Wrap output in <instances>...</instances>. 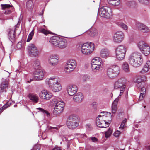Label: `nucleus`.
I'll use <instances>...</instances> for the list:
<instances>
[{
	"mask_svg": "<svg viewBox=\"0 0 150 150\" xmlns=\"http://www.w3.org/2000/svg\"><path fill=\"white\" fill-rule=\"evenodd\" d=\"M104 114L101 116L99 115L96 119V124L97 126L100 128H106L108 126L112 120V115L110 112H102Z\"/></svg>",
	"mask_w": 150,
	"mask_h": 150,
	"instance_id": "obj_1",
	"label": "nucleus"
},
{
	"mask_svg": "<svg viewBox=\"0 0 150 150\" xmlns=\"http://www.w3.org/2000/svg\"><path fill=\"white\" fill-rule=\"evenodd\" d=\"M45 83L50 89L54 92H57L61 91L62 87L59 82V78L57 76H53L47 79Z\"/></svg>",
	"mask_w": 150,
	"mask_h": 150,
	"instance_id": "obj_2",
	"label": "nucleus"
},
{
	"mask_svg": "<svg viewBox=\"0 0 150 150\" xmlns=\"http://www.w3.org/2000/svg\"><path fill=\"white\" fill-rule=\"evenodd\" d=\"M128 62L129 64L134 67L140 66L143 62V59L140 53L137 52L132 53L129 56Z\"/></svg>",
	"mask_w": 150,
	"mask_h": 150,
	"instance_id": "obj_3",
	"label": "nucleus"
},
{
	"mask_svg": "<svg viewBox=\"0 0 150 150\" xmlns=\"http://www.w3.org/2000/svg\"><path fill=\"white\" fill-rule=\"evenodd\" d=\"M146 78L145 76H142L138 77L134 81L136 83V86L137 88L140 90L141 93L139 97V100L143 99L145 95L146 89L145 88V83L144 82Z\"/></svg>",
	"mask_w": 150,
	"mask_h": 150,
	"instance_id": "obj_4",
	"label": "nucleus"
},
{
	"mask_svg": "<svg viewBox=\"0 0 150 150\" xmlns=\"http://www.w3.org/2000/svg\"><path fill=\"white\" fill-rule=\"evenodd\" d=\"M52 102L54 105L55 104L53 112V115L57 116L62 111L64 106V103L60 98L56 97L52 99Z\"/></svg>",
	"mask_w": 150,
	"mask_h": 150,
	"instance_id": "obj_5",
	"label": "nucleus"
},
{
	"mask_svg": "<svg viewBox=\"0 0 150 150\" xmlns=\"http://www.w3.org/2000/svg\"><path fill=\"white\" fill-rule=\"evenodd\" d=\"M49 41L54 46L60 48H65L67 45L66 40L55 36L52 37Z\"/></svg>",
	"mask_w": 150,
	"mask_h": 150,
	"instance_id": "obj_6",
	"label": "nucleus"
},
{
	"mask_svg": "<svg viewBox=\"0 0 150 150\" xmlns=\"http://www.w3.org/2000/svg\"><path fill=\"white\" fill-rule=\"evenodd\" d=\"M126 82V80L125 78H121L119 79L114 84V88L115 89L120 88V93L119 96V97H120L125 91Z\"/></svg>",
	"mask_w": 150,
	"mask_h": 150,
	"instance_id": "obj_7",
	"label": "nucleus"
},
{
	"mask_svg": "<svg viewBox=\"0 0 150 150\" xmlns=\"http://www.w3.org/2000/svg\"><path fill=\"white\" fill-rule=\"evenodd\" d=\"M78 118L77 116L72 115L70 116L67 118V125L70 129H73L76 128L79 125Z\"/></svg>",
	"mask_w": 150,
	"mask_h": 150,
	"instance_id": "obj_8",
	"label": "nucleus"
},
{
	"mask_svg": "<svg viewBox=\"0 0 150 150\" xmlns=\"http://www.w3.org/2000/svg\"><path fill=\"white\" fill-rule=\"evenodd\" d=\"M94 45L93 43L88 42L84 43L81 46V52L85 55H89L93 51Z\"/></svg>",
	"mask_w": 150,
	"mask_h": 150,
	"instance_id": "obj_9",
	"label": "nucleus"
},
{
	"mask_svg": "<svg viewBox=\"0 0 150 150\" xmlns=\"http://www.w3.org/2000/svg\"><path fill=\"white\" fill-rule=\"evenodd\" d=\"M91 64L92 71L94 72H98L102 66L101 59L98 57H95L92 59Z\"/></svg>",
	"mask_w": 150,
	"mask_h": 150,
	"instance_id": "obj_10",
	"label": "nucleus"
},
{
	"mask_svg": "<svg viewBox=\"0 0 150 150\" xmlns=\"http://www.w3.org/2000/svg\"><path fill=\"white\" fill-rule=\"evenodd\" d=\"M126 52V47L122 45H120L117 47L115 50L116 57L119 60H123L125 57Z\"/></svg>",
	"mask_w": 150,
	"mask_h": 150,
	"instance_id": "obj_11",
	"label": "nucleus"
},
{
	"mask_svg": "<svg viewBox=\"0 0 150 150\" xmlns=\"http://www.w3.org/2000/svg\"><path fill=\"white\" fill-rule=\"evenodd\" d=\"M120 67L117 65H113L109 68L107 70V74L110 78L117 76L119 74Z\"/></svg>",
	"mask_w": 150,
	"mask_h": 150,
	"instance_id": "obj_12",
	"label": "nucleus"
},
{
	"mask_svg": "<svg viewBox=\"0 0 150 150\" xmlns=\"http://www.w3.org/2000/svg\"><path fill=\"white\" fill-rule=\"evenodd\" d=\"M99 15L102 17L109 18L112 15L111 9L107 6L102 7L98 10Z\"/></svg>",
	"mask_w": 150,
	"mask_h": 150,
	"instance_id": "obj_13",
	"label": "nucleus"
},
{
	"mask_svg": "<svg viewBox=\"0 0 150 150\" xmlns=\"http://www.w3.org/2000/svg\"><path fill=\"white\" fill-rule=\"evenodd\" d=\"M138 46L141 51L145 55L147 56L150 53V47L148 45L143 41H139Z\"/></svg>",
	"mask_w": 150,
	"mask_h": 150,
	"instance_id": "obj_14",
	"label": "nucleus"
},
{
	"mask_svg": "<svg viewBox=\"0 0 150 150\" xmlns=\"http://www.w3.org/2000/svg\"><path fill=\"white\" fill-rule=\"evenodd\" d=\"M64 68L65 72L69 73L72 71L76 66V61L74 59H71L68 60Z\"/></svg>",
	"mask_w": 150,
	"mask_h": 150,
	"instance_id": "obj_15",
	"label": "nucleus"
},
{
	"mask_svg": "<svg viewBox=\"0 0 150 150\" xmlns=\"http://www.w3.org/2000/svg\"><path fill=\"white\" fill-rule=\"evenodd\" d=\"M59 57L56 54H52L48 57V62L49 64L52 67H55L58 64Z\"/></svg>",
	"mask_w": 150,
	"mask_h": 150,
	"instance_id": "obj_16",
	"label": "nucleus"
},
{
	"mask_svg": "<svg viewBox=\"0 0 150 150\" xmlns=\"http://www.w3.org/2000/svg\"><path fill=\"white\" fill-rule=\"evenodd\" d=\"M124 37V33L121 31H118L114 34L113 41L115 43H119L123 41Z\"/></svg>",
	"mask_w": 150,
	"mask_h": 150,
	"instance_id": "obj_17",
	"label": "nucleus"
},
{
	"mask_svg": "<svg viewBox=\"0 0 150 150\" xmlns=\"http://www.w3.org/2000/svg\"><path fill=\"white\" fill-rule=\"evenodd\" d=\"M66 90L68 94L70 96H73L77 92V86L74 85H70L68 86Z\"/></svg>",
	"mask_w": 150,
	"mask_h": 150,
	"instance_id": "obj_18",
	"label": "nucleus"
},
{
	"mask_svg": "<svg viewBox=\"0 0 150 150\" xmlns=\"http://www.w3.org/2000/svg\"><path fill=\"white\" fill-rule=\"evenodd\" d=\"M28 51L29 53L31 55L36 56L38 55V52L36 47L33 44H30L28 46Z\"/></svg>",
	"mask_w": 150,
	"mask_h": 150,
	"instance_id": "obj_19",
	"label": "nucleus"
},
{
	"mask_svg": "<svg viewBox=\"0 0 150 150\" xmlns=\"http://www.w3.org/2000/svg\"><path fill=\"white\" fill-rule=\"evenodd\" d=\"M136 26L137 28L142 32L147 33L149 31V28L142 23H137L136 24Z\"/></svg>",
	"mask_w": 150,
	"mask_h": 150,
	"instance_id": "obj_20",
	"label": "nucleus"
},
{
	"mask_svg": "<svg viewBox=\"0 0 150 150\" xmlns=\"http://www.w3.org/2000/svg\"><path fill=\"white\" fill-rule=\"evenodd\" d=\"M84 99V96L83 94L80 92L75 94L73 97V100L76 103L81 102Z\"/></svg>",
	"mask_w": 150,
	"mask_h": 150,
	"instance_id": "obj_21",
	"label": "nucleus"
},
{
	"mask_svg": "<svg viewBox=\"0 0 150 150\" xmlns=\"http://www.w3.org/2000/svg\"><path fill=\"white\" fill-rule=\"evenodd\" d=\"M3 81L0 87V92H1L6 91V89L7 88L8 84V79H3Z\"/></svg>",
	"mask_w": 150,
	"mask_h": 150,
	"instance_id": "obj_22",
	"label": "nucleus"
},
{
	"mask_svg": "<svg viewBox=\"0 0 150 150\" xmlns=\"http://www.w3.org/2000/svg\"><path fill=\"white\" fill-rule=\"evenodd\" d=\"M120 98V97H119V96H118L114 100L112 103L111 107V111L112 114H115L117 110V103Z\"/></svg>",
	"mask_w": 150,
	"mask_h": 150,
	"instance_id": "obj_23",
	"label": "nucleus"
},
{
	"mask_svg": "<svg viewBox=\"0 0 150 150\" xmlns=\"http://www.w3.org/2000/svg\"><path fill=\"white\" fill-rule=\"evenodd\" d=\"M44 76L43 72L41 70H38L35 72V78L36 80H42Z\"/></svg>",
	"mask_w": 150,
	"mask_h": 150,
	"instance_id": "obj_24",
	"label": "nucleus"
},
{
	"mask_svg": "<svg viewBox=\"0 0 150 150\" xmlns=\"http://www.w3.org/2000/svg\"><path fill=\"white\" fill-rule=\"evenodd\" d=\"M110 54V52L108 49L104 48L101 50L100 56L102 58H106L109 56Z\"/></svg>",
	"mask_w": 150,
	"mask_h": 150,
	"instance_id": "obj_25",
	"label": "nucleus"
},
{
	"mask_svg": "<svg viewBox=\"0 0 150 150\" xmlns=\"http://www.w3.org/2000/svg\"><path fill=\"white\" fill-rule=\"evenodd\" d=\"M28 97L34 103H37L38 101L39 98L38 95L35 94H29L28 95Z\"/></svg>",
	"mask_w": 150,
	"mask_h": 150,
	"instance_id": "obj_26",
	"label": "nucleus"
},
{
	"mask_svg": "<svg viewBox=\"0 0 150 150\" xmlns=\"http://www.w3.org/2000/svg\"><path fill=\"white\" fill-rule=\"evenodd\" d=\"M150 69V61L146 62L141 72L142 74H144L147 72Z\"/></svg>",
	"mask_w": 150,
	"mask_h": 150,
	"instance_id": "obj_27",
	"label": "nucleus"
},
{
	"mask_svg": "<svg viewBox=\"0 0 150 150\" xmlns=\"http://www.w3.org/2000/svg\"><path fill=\"white\" fill-rule=\"evenodd\" d=\"M1 6L2 9L6 10L4 12L5 14H10L11 13V11L10 10H8V8L11 7H12V6H11L9 4H1Z\"/></svg>",
	"mask_w": 150,
	"mask_h": 150,
	"instance_id": "obj_28",
	"label": "nucleus"
},
{
	"mask_svg": "<svg viewBox=\"0 0 150 150\" xmlns=\"http://www.w3.org/2000/svg\"><path fill=\"white\" fill-rule=\"evenodd\" d=\"M122 69L125 72L128 73L130 72L129 66L127 62H123L122 65Z\"/></svg>",
	"mask_w": 150,
	"mask_h": 150,
	"instance_id": "obj_29",
	"label": "nucleus"
},
{
	"mask_svg": "<svg viewBox=\"0 0 150 150\" xmlns=\"http://www.w3.org/2000/svg\"><path fill=\"white\" fill-rule=\"evenodd\" d=\"M15 32L13 30H11L8 34L9 39L12 42L15 39Z\"/></svg>",
	"mask_w": 150,
	"mask_h": 150,
	"instance_id": "obj_30",
	"label": "nucleus"
},
{
	"mask_svg": "<svg viewBox=\"0 0 150 150\" xmlns=\"http://www.w3.org/2000/svg\"><path fill=\"white\" fill-rule=\"evenodd\" d=\"M33 66L35 69H38L40 67V63L38 59L34 61L33 62Z\"/></svg>",
	"mask_w": 150,
	"mask_h": 150,
	"instance_id": "obj_31",
	"label": "nucleus"
},
{
	"mask_svg": "<svg viewBox=\"0 0 150 150\" xmlns=\"http://www.w3.org/2000/svg\"><path fill=\"white\" fill-rule=\"evenodd\" d=\"M47 91L44 90L42 91L39 93V96L40 98L45 100V98L46 96Z\"/></svg>",
	"mask_w": 150,
	"mask_h": 150,
	"instance_id": "obj_32",
	"label": "nucleus"
},
{
	"mask_svg": "<svg viewBox=\"0 0 150 150\" xmlns=\"http://www.w3.org/2000/svg\"><path fill=\"white\" fill-rule=\"evenodd\" d=\"M109 4L112 5L117 6L120 4L119 0H107Z\"/></svg>",
	"mask_w": 150,
	"mask_h": 150,
	"instance_id": "obj_33",
	"label": "nucleus"
},
{
	"mask_svg": "<svg viewBox=\"0 0 150 150\" xmlns=\"http://www.w3.org/2000/svg\"><path fill=\"white\" fill-rule=\"evenodd\" d=\"M34 6L33 2L31 1H28L26 3V7L29 10H32Z\"/></svg>",
	"mask_w": 150,
	"mask_h": 150,
	"instance_id": "obj_34",
	"label": "nucleus"
},
{
	"mask_svg": "<svg viewBox=\"0 0 150 150\" xmlns=\"http://www.w3.org/2000/svg\"><path fill=\"white\" fill-rule=\"evenodd\" d=\"M112 132V130L111 128H109L108 130L105 132V137L106 138L109 137Z\"/></svg>",
	"mask_w": 150,
	"mask_h": 150,
	"instance_id": "obj_35",
	"label": "nucleus"
},
{
	"mask_svg": "<svg viewBox=\"0 0 150 150\" xmlns=\"http://www.w3.org/2000/svg\"><path fill=\"white\" fill-rule=\"evenodd\" d=\"M34 33V30H33L28 35V37L27 40V42H29L31 40L33 37V36Z\"/></svg>",
	"mask_w": 150,
	"mask_h": 150,
	"instance_id": "obj_36",
	"label": "nucleus"
},
{
	"mask_svg": "<svg viewBox=\"0 0 150 150\" xmlns=\"http://www.w3.org/2000/svg\"><path fill=\"white\" fill-rule=\"evenodd\" d=\"M127 121V120L126 118H125L122 121L121 125L119 127V129L120 130L123 129L125 126V123Z\"/></svg>",
	"mask_w": 150,
	"mask_h": 150,
	"instance_id": "obj_37",
	"label": "nucleus"
},
{
	"mask_svg": "<svg viewBox=\"0 0 150 150\" xmlns=\"http://www.w3.org/2000/svg\"><path fill=\"white\" fill-rule=\"evenodd\" d=\"M39 31L40 32L46 35H47L48 34L50 33L49 31H47L45 29L42 28L39 29Z\"/></svg>",
	"mask_w": 150,
	"mask_h": 150,
	"instance_id": "obj_38",
	"label": "nucleus"
},
{
	"mask_svg": "<svg viewBox=\"0 0 150 150\" xmlns=\"http://www.w3.org/2000/svg\"><path fill=\"white\" fill-rule=\"evenodd\" d=\"M52 93L49 92L47 91L46 96H45L46 98H45V100H50L52 97Z\"/></svg>",
	"mask_w": 150,
	"mask_h": 150,
	"instance_id": "obj_39",
	"label": "nucleus"
},
{
	"mask_svg": "<svg viewBox=\"0 0 150 150\" xmlns=\"http://www.w3.org/2000/svg\"><path fill=\"white\" fill-rule=\"evenodd\" d=\"M97 30L95 29L93 30H91L90 33V35L92 37H94L97 34Z\"/></svg>",
	"mask_w": 150,
	"mask_h": 150,
	"instance_id": "obj_40",
	"label": "nucleus"
},
{
	"mask_svg": "<svg viewBox=\"0 0 150 150\" xmlns=\"http://www.w3.org/2000/svg\"><path fill=\"white\" fill-rule=\"evenodd\" d=\"M126 5L129 7L133 6L135 4V2L133 1H127L126 2Z\"/></svg>",
	"mask_w": 150,
	"mask_h": 150,
	"instance_id": "obj_41",
	"label": "nucleus"
},
{
	"mask_svg": "<svg viewBox=\"0 0 150 150\" xmlns=\"http://www.w3.org/2000/svg\"><path fill=\"white\" fill-rule=\"evenodd\" d=\"M119 25L125 30H127L128 28L126 24L122 23H120Z\"/></svg>",
	"mask_w": 150,
	"mask_h": 150,
	"instance_id": "obj_42",
	"label": "nucleus"
},
{
	"mask_svg": "<svg viewBox=\"0 0 150 150\" xmlns=\"http://www.w3.org/2000/svg\"><path fill=\"white\" fill-rule=\"evenodd\" d=\"M37 110H38L39 111L41 112H43V113H45L47 115L49 114V113L48 112H47L46 110H45L43 109L42 108H37Z\"/></svg>",
	"mask_w": 150,
	"mask_h": 150,
	"instance_id": "obj_43",
	"label": "nucleus"
},
{
	"mask_svg": "<svg viewBox=\"0 0 150 150\" xmlns=\"http://www.w3.org/2000/svg\"><path fill=\"white\" fill-rule=\"evenodd\" d=\"M89 139L91 140L92 142H96L98 141V139L94 137H90Z\"/></svg>",
	"mask_w": 150,
	"mask_h": 150,
	"instance_id": "obj_44",
	"label": "nucleus"
},
{
	"mask_svg": "<svg viewBox=\"0 0 150 150\" xmlns=\"http://www.w3.org/2000/svg\"><path fill=\"white\" fill-rule=\"evenodd\" d=\"M121 132L120 131L117 130L115 131L113 134V135L114 136L116 137H118L119 135L120 134Z\"/></svg>",
	"mask_w": 150,
	"mask_h": 150,
	"instance_id": "obj_45",
	"label": "nucleus"
},
{
	"mask_svg": "<svg viewBox=\"0 0 150 150\" xmlns=\"http://www.w3.org/2000/svg\"><path fill=\"white\" fill-rule=\"evenodd\" d=\"M142 4H146L148 2V0H138Z\"/></svg>",
	"mask_w": 150,
	"mask_h": 150,
	"instance_id": "obj_46",
	"label": "nucleus"
},
{
	"mask_svg": "<svg viewBox=\"0 0 150 150\" xmlns=\"http://www.w3.org/2000/svg\"><path fill=\"white\" fill-rule=\"evenodd\" d=\"M7 104H5L2 107V109L3 110H5L9 106V105H7Z\"/></svg>",
	"mask_w": 150,
	"mask_h": 150,
	"instance_id": "obj_47",
	"label": "nucleus"
},
{
	"mask_svg": "<svg viewBox=\"0 0 150 150\" xmlns=\"http://www.w3.org/2000/svg\"><path fill=\"white\" fill-rule=\"evenodd\" d=\"M52 150H61V149L60 147H58L57 146H56Z\"/></svg>",
	"mask_w": 150,
	"mask_h": 150,
	"instance_id": "obj_48",
	"label": "nucleus"
},
{
	"mask_svg": "<svg viewBox=\"0 0 150 150\" xmlns=\"http://www.w3.org/2000/svg\"><path fill=\"white\" fill-rule=\"evenodd\" d=\"M91 125L90 124H87L86 125V127L87 128H91Z\"/></svg>",
	"mask_w": 150,
	"mask_h": 150,
	"instance_id": "obj_49",
	"label": "nucleus"
},
{
	"mask_svg": "<svg viewBox=\"0 0 150 150\" xmlns=\"http://www.w3.org/2000/svg\"><path fill=\"white\" fill-rule=\"evenodd\" d=\"M50 129H55L58 130V128L57 127H51Z\"/></svg>",
	"mask_w": 150,
	"mask_h": 150,
	"instance_id": "obj_50",
	"label": "nucleus"
},
{
	"mask_svg": "<svg viewBox=\"0 0 150 150\" xmlns=\"http://www.w3.org/2000/svg\"><path fill=\"white\" fill-rule=\"evenodd\" d=\"M147 150H150V145L149 146L147 147Z\"/></svg>",
	"mask_w": 150,
	"mask_h": 150,
	"instance_id": "obj_51",
	"label": "nucleus"
},
{
	"mask_svg": "<svg viewBox=\"0 0 150 150\" xmlns=\"http://www.w3.org/2000/svg\"><path fill=\"white\" fill-rule=\"evenodd\" d=\"M30 82L28 81V83H30V82H31V81H33V79H30Z\"/></svg>",
	"mask_w": 150,
	"mask_h": 150,
	"instance_id": "obj_52",
	"label": "nucleus"
},
{
	"mask_svg": "<svg viewBox=\"0 0 150 150\" xmlns=\"http://www.w3.org/2000/svg\"><path fill=\"white\" fill-rule=\"evenodd\" d=\"M7 104V105H10V104H9L8 103H7L6 104Z\"/></svg>",
	"mask_w": 150,
	"mask_h": 150,
	"instance_id": "obj_53",
	"label": "nucleus"
},
{
	"mask_svg": "<svg viewBox=\"0 0 150 150\" xmlns=\"http://www.w3.org/2000/svg\"><path fill=\"white\" fill-rule=\"evenodd\" d=\"M101 120H100L99 121V123H100L99 124H101Z\"/></svg>",
	"mask_w": 150,
	"mask_h": 150,
	"instance_id": "obj_54",
	"label": "nucleus"
},
{
	"mask_svg": "<svg viewBox=\"0 0 150 150\" xmlns=\"http://www.w3.org/2000/svg\"><path fill=\"white\" fill-rule=\"evenodd\" d=\"M93 105H96V103H93Z\"/></svg>",
	"mask_w": 150,
	"mask_h": 150,
	"instance_id": "obj_55",
	"label": "nucleus"
},
{
	"mask_svg": "<svg viewBox=\"0 0 150 150\" xmlns=\"http://www.w3.org/2000/svg\"><path fill=\"white\" fill-rule=\"evenodd\" d=\"M19 45V43H18V44L17 45V46H18V45Z\"/></svg>",
	"mask_w": 150,
	"mask_h": 150,
	"instance_id": "obj_56",
	"label": "nucleus"
},
{
	"mask_svg": "<svg viewBox=\"0 0 150 150\" xmlns=\"http://www.w3.org/2000/svg\"><path fill=\"white\" fill-rule=\"evenodd\" d=\"M144 108H145L146 107V106H144Z\"/></svg>",
	"mask_w": 150,
	"mask_h": 150,
	"instance_id": "obj_57",
	"label": "nucleus"
},
{
	"mask_svg": "<svg viewBox=\"0 0 150 150\" xmlns=\"http://www.w3.org/2000/svg\"><path fill=\"white\" fill-rule=\"evenodd\" d=\"M126 93H127V92H126Z\"/></svg>",
	"mask_w": 150,
	"mask_h": 150,
	"instance_id": "obj_58",
	"label": "nucleus"
}]
</instances>
